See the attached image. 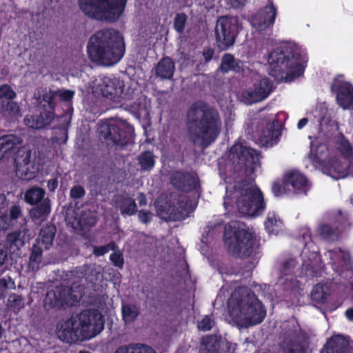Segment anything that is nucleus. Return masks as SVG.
Returning <instances> with one entry per match:
<instances>
[{"label":"nucleus","instance_id":"obj_1","mask_svg":"<svg viewBox=\"0 0 353 353\" xmlns=\"http://www.w3.org/2000/svg\"><path fill=\"white\" fill-rule=\"evenodd\" d=\"M227 303L226 320L238 327H247L262 322L266 312L256 296L246 288H233L223 286L217 296L215 303H221L230 294Z\"/></svg>","mask_w":353,"mask_h":353},{"label":"nucleus","instance_id":"obj_2","mask_svg":"<svg viewBox=\"0 0 353 353\" xmlns=\"http://www.w3.org/2000/svg\"><path fill=\"white\" fill-rule=\"evenodd\" d=\"M335 149L339 157L325 159L327 146L319 144L317 141L311 142V152L307 159L314 168L322 171L334 179H343L353 173V149L349 141L343 135L335 139Z\"/></svg>","mask_w":353,"mask_h":353},{"label":"nucleus","instance_id":"obj_3","mask_svg":"<svg viewBox=\"0 0 353 353\" xmlns=\"http://www.w3.org/2000/svg\"><path fill=\"white\" fill-rule=\"evenodd\" d=\"M188 137L195 144L208 145L214 142L221 130L218 112L205 104L192 106L188 113Z\"/></svg>","mask_w":353,"mask_h":353},{"label":"nucleus","instance_id":"obj_4","mask_svg":"<svg viewBox=\"0 0 353 353\" xmlns=\"http://www.w3.org/2000/svg\"><path fill=\"white\" fill-rule=\"evenodd\" d=\"M87 48L92 62L99 65L112 66L124 54L123 37L114 29L101 30L90 37Z\"/></svg>","mask_w":353,"mask_h":353},{"label":"nucleus","instance_id":"obj_5","mask_svg":"<svg viewBox=\"0 0 353 353\" xmlns=\"http://www.w3.org/2000/svg\"><path fill=\"white\" fill-rule=\"evenodd\" d=\"M104 317L97 310H85L59 322L57 334L63 341L89 339L98 335L104 328Z\"/></svg>","mask_w":353,"mask_h":353},{"label":"nucleus","instance_id":"obj_6","mask_svg":"<svg viewBox=\"0 0 353 353\" xmlns=\"http://www.w3.org/2000/svg\"><path fill=\"white\" fill-rule=\"evenodd\" d=\"M223 204L228 211L235 208L241 214L249 216L261 214L265 208L263 194L252 182L238 183L232 190L227 188Z\"/></svg>","mask_w":353,"mask_h":353},{"label":"nucleus","instance_id":"obj_7","mask_svg":"<svg viewBox=\"0 0 353 353\" xmlns=\"http://www.w3.org/2000/svg\"><path fill=\"white\" fill-rule=\"evenodd\" d=\"M307 60L304 49L287 43L270 53L268 63L272 70L285 73V81H290L303 74Z\"/></svg>","mask_w":353,"mask_h":353},{"label":"nucleus","instance_id":"obj_8","mask_svg":"<svg viewBox=\"0 0 353 353\" xmlns=\"http://www.w3.org/2000/svg\"><path fill=\"white\" fill-rule=\"evenodd\" d=\"M127 0H79L81 10L99 21H114L124 10Z\"/></svg>","mask_w":353,"mask_h":353},{"label":"nucleus","instance_id":"obj_9","mask_svg":"<svg viewBox=\"0 0 353 353\" xmlns=\"http://www.w3.org/2000/svg\"><path fill=\"white\" fill-rule=\"evenodd\" d=\"M224 241L228 250L239 257L250 256L253 250L254 236L244 224L232 223L225 228Z\"/></svg>","mask_w":353,"mask_h":353},{"label":"nucleus","instance_id":"obj_10","mask_svg":"<svg viewBox=\"0 0 353 353\" xmlns=\"http://www.w3.org/2000/svg\"><path fill=\"white\" fill-rule=\"evenodd\" d=\"M90 90L95 96H103L115 102L128 99V95L123 81L112 75L98 77L92 81Z\"/></svg>","mask_w":353,"mask_h":353},{"label":"nucleus","instance_id":"obj_11","mask_svg":"<svg viewBox=\"0 0 353 353\" xmlns=\"http://www.w3.org/2000/svg\"><path fill=\"white\" fill-rule=\"evenodd\" d=\"M100 132L105 140L117 145H123L133 137L134 129L125 121L116 119L102 124Z\"/></svg>","mask_w":353,"mask_h":353},{"label":"nucleus","instance_id":"obj_12","mask_svg":"<svg viewBox=\"0 0 353 353\" xmlns=\"http://www.w3.org/2000/svg\"><path fill=\"white\" fill-rule=\"evenodd\" d=\"M239 28L240 23L236 17L219 18L215 27V38L218 46L225 50L233 46Z\"/></svg>","mask_w":353,"mask_h":353},{"label":"nucleus","instance_id":"obj_13","mask_svg":"<svg viewBox=\"0 0 353 353\" xmlns=\"http://www.w3.org/2000/svg\"><path fill=\"white\" fill-rule=\"evenodd\" d=\"M56 228L53 225H48L41 229L38 243L33 247L32 252L30 257V265L33 270L39 268L42 253L41 246L43 245L45 249L50 248L52 244Z\"/></svg>","mask_w":353,"mask_h":353},{"label":"nucleus","instance_id":"obj_14","mask_svg":"<svg viewBox=\"0 0 353 353\" xmlns=\"http://www.w3.org/2000/svg\"><path fill=\"white\" fill-rule=\"evenodd\" d=\"M276 12V7L272 0H269L268 5L252 17L251 21L252 27L258 32L272 27L275 21Z\"/></svg>","mask_w":353,"mask_h":353},{"label":"nucleus","instance_id":"obj_15","mask_svg":"<svg viewBox=\"0 0 353 353\" xmlns=\"http://www.w3.org/2000/svg\"><path fill=\"white\" fill-rule=\"evenodd\" d=\"M16 162L17 173L20 178L28 181L35 176L38 167L34 161V157H32L30 151L26 150L19 151Z\"/></svg>","mask_w":353,"mask_h":353},{"label":"nucleus","instance_id":"obj_16","mask_svg":"<svg viewBox=\"0 0 353 353\" xmlns=\"http://www.w3.org/2000/svg\"><path fill=\"white\" fill-rule=\"evenodd\" d=\"M332 90L336 92L337 103L343 109L353 108V88L351 84L339 77L334 80Z\"/></svg>","mask_w":353,"mask_h":353},{"label":"nucleus","instance_id":"obj_17","mask_svg":"<svg viewBox=\"0 0 353 353\" xmlns=\"http://www.w3.org/2000/svg\"><path fill=\"white\" fill-rule=\"evenodd\" d=\"M78 298L77 294H72L70 289L59 288L47 293L44 303L46 306L60 307L65 304L72 305Z\"/></svg>","mask_w":353,"mask_h":353},{"label":"nucleus","instance_id":"obj_18","mask_svg":"<svg viewBox=\"0 0 353 353\" xmlns=\"http://www.w3.org/2000/svg\"><path fill=\"white\" fill-rule=\"evenodd\" d=\"M270 92V85L266 79H262L259 84L254 85V88L243 94L246 103H252L265 99Z\"/></svg>","mask_w":353,"mask_h":353},{"label":"nucleus","instance_id":"obj_19","mask_svg":"<svg viewBox=\"0 0 353 353\" xmlns=\"http://www.w3.org/2000/svg\"><path fill=\"white\" fill-rule=\"evenodd\" d=\"M233 155L236 154L239 163L246 166L255 163L258 160V154L256 150L247 148L242 143H236L231 148Z\"/></svg>","mask_w":353,"mask_h":353},{"label":"nucleus","instance_id":"obj_20","mask_svg":"<svg viewBox=\"0 0 353 353\" xmlns=\"http://www.w3.org/2000/svg\"><path fill=\"white\" fill-rule=\"evenodd\" d=\"M21 140L14 134L0 137V160L8 158L20 146Z\"/></svg>","mask_w":353,"mask_h":353},{"label":"nucleus","instance_id":"obj_21","mask_svg":"<svg viewBox=\"0 0 353 353\" xmlns=\"http://www.w3.org/2000/svg\"><path fill=\"white\" fill-rule=\"evenodd\" d=\"M281 133L278 125L274 122L268 124L265 129H263L259 138L260 143L265 147L272 146L277 141Z\"/></svg>","mask_w":353,"mask_h":353},{"label":"nucleus","instance_id":"obj_22","mask_svg":"<svg viewBox=\"0 0 353 353\" xmlns=\"http://www.w3.org/2000/svg\"><path fill=\"white\" fill-rule=\"evenodd\" d=\"M285 181L290 184L295 190L307 191L310 186L309 182L303 174L297 171H290L285 175Z\"/></svg>","mask_w":353,"mask_h":353},{"label":"nucleus","instance_id":"obj_23","mask_svg":"<svg viewBox=\"0 0 353 353\" xmlns=\"http://www.w3.org/2000/svg\"><path fill=\"white\" fill-rule=\"evenodd\" d=\"M53 117L52 113L49 112L39 116H28L25 118V124L33 129H40L49 124Z\"/></svg>","mask_w":353,"mask_h":353},{"label":"nucleus","instance_id":"obj_24","mask_svg":"<svg viewBox=\"0 0 353 353\" xmlns=\"http://www.w3.org/2000/svg\"><path fill=\"white\" fill-rule=\"evenodd\" d=\"M347 346V341L344 336L336 335L332 336L327 342V345L321 353H341Z\"/></svg>","mask_w":353,"mask_h":353},{"label":"nucleus","instance_id":"obj_25","mask_svg":"<svg viewBox=\"0 0 353 353\" xmlns=\"http://www.w3.org/2000/svg\"><path fill=\"white\" fill-rule=\"evenodd\" d=\"M174 69V64L172 59L168 57L163 58L156 68V74L162 79H170L173 76Z\"/></svg>","mask_w":353,"mask_h":353},{"label":"nucleus","instance_id":"obj_26","mask_svg":"<svg viewBox=\"0 0 353 353\" xmlns=\"http://www.w3.org/2000/svg\"><path fill=\"white\" fill-rule=\"evenodd\" d=\"M172 184L179 189L188 191L191 189L194 179L190 175H184L182 173H176L172 177Z\"/></svg>","mask_w":353,"mask_h":353},{"label":"nucleus","instance_id":"obj_27","mask_svg":"<svg viewBox=\"0 0 353 353\" xmlns=\"http://www.w3.org/2000/svg\"><path fill=\"white\" fill-rule=\"evenodd\" d=\"M265 226L270 234H278L282 230L283 223L274 213H269Z\"/></svg>","mask_w":353,"mask_h":353},{"label":"nucleus","instance_id":"obj_28","mask_svg":"<svg viewBox=\"0 0 353 353\" xmlns=\"http://www.w3.org/2000/svg\"><path fill=\"white\" fill-rule=\"evenodd\" d=\"M219 341L216 336H208L202 340L200 353H218Z\"/></svg>","mask_w":353,"mask_h":353},{"label":"nucleus","instance_id":"obj_29","mask_svg":"<svg viewBox=\"0 0 353 353\" xmlns=\"http://www.w3.org/2000/svg\"><path fill=\"white\" fill-rule=\"evenodd\" d=\"M73 96L74 92L71 90H61L57 92L50 90L43 97V100L45 101H47L48 103L49 106L51 107L52 102L57 97L59 98L61 101H70L73 97Z\"/></svg>","mask_w":353,"mask_h":353},{"label":"nucleus","instance_id":"obj_30","mask_svg":"<svg viewBox=\"0 0 353 353\" xmlns=\"http://www.w3.org/2000/svg\"><path fill=\"white\" fill-rule=\"evenodd\" d=\"M45 191L37 187L30 188L25 194V201L31 204L36 205L42 202L45 199Z\"/></svg>","mask_w":353,"mask_h":353},{"label":"nucleus","instance_id":"obj_31","mask_svg":"<svg viewBox=\"0 0 353 353\" xmlns=\"http://www.w3.org/2000/svg\"><path fill=\"white\" fill-rule=\"evenodd\" d=\"M329 294L330 289L327 285L318 284L312 289L311 297L314 302L317 303H323L325 302Z\"/></svg>","mask_w":353,"mask_h":353},{"label":"nucleus","instance_id":"obj_32","mask_svg":"<svg viewBox=\"0 0 353 353\" xmlns=\"http://www.w3.org/2000/svg\"><path fill=\"white\" fill-rule=\"evenodd\" d=\"M3 115L10 119H15L21 116L19 105L14 101H8L2 105Z\"/></svg>","mask_w":353,"mask_h":353},{"label":"nucleus","instance_id":"obj_33","mask_svg":"<svg viewBox=\"0 0 353 353\" xmlns=\"http://www.w3.org/2000/svg\"><path fill=\"white\" fill-rule=\"evenodd\" d=\"M7 309L14 313H18L24 307V301L21 296L12 294L7 300Z\"/></svg>","mask_w":353,"mask_h":353},{"label":"nucleus","instance_id":"obj_34","mask_svg":"<svg viewBox=\"0 0 353 353\" xmlns=\"http://www.w3.org/2000/svg\"><path fill=\"white\" fill-rule=\"evenodd\" d=\"M118 208L123 215L130 216L135 213L137 205L132 199L126 197L119 201Z\"/></svg>","mask_w":353,"mask_h":353},{"label":"nucleus","instance_id":"obj_35","mask_svg":"<svg viewBox=\"0 0 353 353\" xmlns=\"http://www.w3.org/2000/svg\"><path fill=\"white\" fill-rule=\"evenodd\" d=\"M50 212V204L48 199H44L37 207L30 212L31 217L39 219L48 215Z\"/></svg>","mask_w":353,"mask_h":353},{"label":"nucleus","instance_id":"obj_36","mask_svg":"<svg viewBox=\"0 0 353 353\" xmlns=\"http://www.w3.org/2000/svg\"><path fill=\"white\" fill-rule=\"evenodd\" d=\"M139 314L137 306L131 304H124L122 307V316L125 323L134 321Z\"/></svg>","mask_w":353,"mask_h":353},{"label":"nucleus","instance_id":"obj_37","mask_svg":"<svg viewBox=\"0 0 353 353\" xmlns=\"http://www.w3.org/2000/svg\"><path fill=\"white\" fill-rule=\"evenodd\" d=\"M239 68V61L231 54H225L221 60L220 70L227 72L231 70H236Z\"/></svg>","mask_w":353,"mask_h":353},{"label":"nucleus","instance_id":"obj_38","mask_svg":"<svg viewBox=\"0 0 353 353\" xmlns=\"http://www.w3.org/2000/svg\"><path fill=\"white\" fill-rule=\"evenodd\" d=\"M115 353H155L152 349L143 345H134L130 347H121Z\"/></svg>","mask_w":353,"mask_h":353},{"label":"nucleus","instance_id":"obj_39","mask_svg":"<svg viewBox=\"0 0 353 353\" xmlns=\"http://www.w3.org/2000/svg\"><path fill=\"white\" fill-rule=\"evenodd\" d=\"M139 164L144 170L151 169L154 165V160L153 155L149 152H143L139 156Z\"/></svg>","mask_w":353,"mask_h":353},{"label":"nucleus","instance_id":"obj_40","mask_svg":"<svg viewBox=\"0 0 353 353\" xmlns=\"http://www.w3.org/2000/svg\"><path fill=\"white\" fill-rule=\"evenodd\" d=\"M330 256L334 263H339L341 261H343V263H346L350 259L349 254L341 249L330 251Z\"/></svg>","mask_w":353,"mask_h":353},{"label":"nucleus","instance_id":"obj_41","mask_svg":"<svg viewBox=\"0 0 353 353\" xmlns=\"http://www.w3.org/2000/svg\"><path fill=\"white\" fill-rule=\"evenodd\" d=\"M150 105V101L145 97L141 99L138 104H135L134 111L140 117H145L148 114V109Z\"/></svg>","mask_w":353,"mask_h":353},{"label":"nucleus","instance_id":"obj_42","mask_svg":"<svg viewBox=\"0 0 353 353\" xmlns=\"http://www.w3.org/2000/svg\"><path fill=\"white\" fill-rule=\"evenodd\" d=\"M16 92L7 84L0 86V99H13L16 97Z\"/></svg>","mask_w":353,"mask_h":353},{"label":"nucleus","instance_id":"obj_43","mask_svg":"<svg viewBox=\"0 0 353 353\" xmlns=\"http://www.w3.org/2000/svg\"><path fill=\"white\" fill-rule=\"evenodd\" d=\"M157 214L161 219L165 221L174 220L176 219L175 216L172 214L170 206L166 205L163 208H161V207L160 208L159 206H157Z\"/></svg>","mask_w":353,"mask_h":353},{"label":"nucleus","instance_id":"obj_44","mask_svg":"<svg viewBox=\"0 0 353 353\" xmlns=\"http://www.w3.org/2000/svg\"><path fill=\"white\" fill-rule=\"evenodd\" d=\"M185 23L186 16L184 14H177L174 23L175 30L179 32H181L185 28Z\"/></svg>","mask_w":353,"mask_h":353},{"label":"nucleus","instance_id":"obj_45","mask_svg":"<svg viewBox=\"0 0 353 353\" xmlns=\"http://www.w3.org/2000/svg\"><path fill=\"white\" fill-rule=\"evenodd\" d=\"M301 274L306 277H312L314 276L316 274L314 263L312 264L304 261L301 269Z\"/></svg>","mask_w":353,"mask_h":353},{"label":"nucleus","instance_id":"obj_46","mask_svg":"<svg viewBox=\"0 0 353 353\" xmlns=\"http://www.w3.org/2000/svg\"><path fill=\"white\" fill-rule=\"evenodd\" d=\"M14 288V282L10 276L4 277L0 279V291L3 289H13Z\"/></svg>","mask_w":353,"mask_h":353},{"label":"nucleus","instance_id":"obj_47","mask_svg":"<svg viewBox=\"0 0 353 353\" xmlns=\"http://www.w3.org/2000/svg\"><path fill=\"white\" fill-rule=\"evenodd\" d=\"M96 222L95 218L92 216L88 221L85 218L80 219L77 224L75 223H72L73 227L77 228L79 226L80 228L85 227L87 225L92 226Z\"/></svg>","mask_w":353,"mask_h":353},{"label":"nucleus","instance_id":"obj_48","mask_svg":"<svg viewBox=\"0 0 353 353\" xmlns=\"http://www.w3.org/2000/svg\"><path fill=\"white\" fill-rule=\"evenodd\" d=\"M114 248V243H110L107 245L97 247L94 249V254L96 256H102Z\"/></svg>","mask_w":353,"mask_h":353},{"label":"nucleus","instance_id":"obj_49","mask_svg":"<svg viewBox=\"0 0 353 353\" xmlns=\"http://www.w3.org/2000/svg\"><path fill=\"white\" fill-rule=\"evenodd\" d=\"M213 325V321L208 316L204 317L198 325L199 330L208 331L211 329Z\"/></svg>","mask_w":353,"mask_h":353},{"label":"nucleus","instance_id":"obj_50","mask_svg":"<svg viewBox=\"0 0 353 353\" xmlns=\"http://www.w3.org/2000/svg\"><path fill=\"white\" fill-rule=\"evenodd\" d=\"M111 261L117 267H122L123 263V257L121 253L114 252L110 255Z\"/></svg>","mask_w":353,"mask_h":353},{"label":"nucleus","instance_id":"obj_51","mask_svg":"<svg viewBox=\"0 0 353 353\" xmlns=\"http://www.w3.org/2000/svg\"><path fill=\"white\" fill-rule=\"evenodd\" d=\"M152 214L150 212L141 210L138 213L139 221L143 223H147L152 219Z\"/></svg>","mask_w":353,"mask_h":353},{"label":"nucleus","instance_id":"obj_52","mask_svg":"<svg viewBox=\"0 0 353 353\" xmlns=\"http://www.w3.org/2000/svg\"><path fill=\"white\" fill-rule=\"evenodd\" d=\"M70 195L72 198L79 199L84 195V190L80 186H75L70 190Z\"/></svg>","mask_w":353,"mask_h":353},{"label":"nucleus","instance_id":"obj_53","mask_svg":"<svg viewBox=\"0 0 353 353\" xmlns=\"http://www.w3.org/2000/svg\"><path fill=\"white\" fill-rule=\"evenodd\" d=\"M21 214V210L18 206H13L10 210V220L17 219Z\"/></svg>","mask_w":353,"mask_h":353},{"label":"nucleus","instance_id":"obj_54","mask_svg":"<svg viewBox=\"0 0 353 353\" xmlns=\"http://www.w3.org/2000/svg\"><path fill=\"white\" fill-rule=\"evenodd\" d=\"M10 225V223L6 216H0V230L8 229Z\"/></svg>","mask_w":353,"mask_h":353},{"label":"nucleus","instance_id":"obj_55","mask_svg":"<svg viewBox=\"0 0 353 353\" xmlns=\"http://www.w3.org/2000/svg\"><path fill=\"white\" fill-rule=\"evenodd\" d=\"M319 231L324 237H328L331 234V229L327 225L321 227Z\"/></svg>","mask_w":353,"mask_h":353},{"label":"nucleus","instance_id":"obj_56","mask_svg":"<svg viewBox=\"0 0 353 353\" xmlns=\"http://www.w3.org/2000/svg\"><path fill=\"white\" fill-rule=\"evenodd\" d=\"M214 54V52L211 49H205L203 52V56L205 60V61H209L212 58Z\"/></svg>","mask_w":353,"mask_h":353},{"label":"nucleus","instance_id":"obj_57","mask_svg":"<svg viewBox=\"0 0 353 353\" xmlns=\"http://www.w3.org/2000/svg\"><path fill=\"white\" fill-rule=\"evenodd\" d=\"M58 186V181L56 179H52L48 181V188L50 191H54Z\"/></svg>","mask_w":353,"mask_h":353},{"label":"nucleus","instance_id":"obj_58","mask_svg":"<svg viewBox=\"0 0 353 353\" xmlns=\"http://www.w3.org/2000/svg\"><path fill=\"white\" fill-rule=\"evenodd\" d=\"M6 258H7L6 252L3 250V249L1 248H0V268L4 264Z\"/></svg>","mask_w":353,"mask_h":353},{"label":"nucleus","instance_id":"obj_59","mask_svg":"<svg viewBox=\"0 0 353 353\" xmlns=\"http://www.w3.org/2000/svg\"><path fill=\"white\" fill-rule=\"evenodd\" d=\"M229 3L233 7H239L245 3L246 0H228Z\"/></svg>","mask_w":353,"mask_h":353},{"label":"nucleus","instance_id":"obj_60","mask_svg":"<svg viewBox=\"0 0 353 353\" xmlns=\"http://www.w3.org/2000/svg\"><path fill=\"white\" fill-rule=\"evenodd\" d=\"M272 191L276 196H279L283 193L279 184L274 183L272 186Z\"/></svg>","mask_w":353,"mask_h":353},{"label":"nucleus","instance_id":"obj_61","mask_svg":"<svg viewBox=\"0 0 353 353\" xmlns=\"http://www.w3.org/2000/svg\"><path fill=\"white\" fill-rule=\"evenodd\" d=\"M137 200L140 205H145L147 203L146 198L143 194L138 196Z\"/></svg>","mask_w":353,"mask_h":353},{"label":"nucleus","instance_id":"obj_62","mask_svg":"<svg viewBox=\"0 0 353 353\" xmlns=\"http://www.w3.org/2000/svg\"><path fill=\"white\" fill-rule=\"evenodd\" d=\"M308 120L307 118H303L301 119L297 123V128L299 129H302L303 127L306 125L307 123Z\"/></svg>","mask_w":353,"mask_h":353},{"label":"nucleus","instance_id":"obj_63","mask_svg":"<svg viewBox=\"0 0 353 353\" xmlns=\"http://www.w3.org/2000/svg\"><path fill=\"white\" fill-rule=\"evenodd\" d=\"M325 110L321 108V111L318 112L317 110H315V112H312L314 117L317 118L319 120L321 119L322 117L324 115Z\"/></svg>","mask_w":353,"mask_h":353},{"label":"nucleus","instance_id":"obj_64","mask_svg":"<svg viewBox=\"0 0 353 353\" xmlns=\"http://www.w3.org/2000/svg\"><path fill=\"white\" fill-rule=\"evenodd\" d=\"M345 316L350 321H353V308L347 310L345 312Z\"/></svg>","mask_w":353,"mask_h":353}]
</instances>
